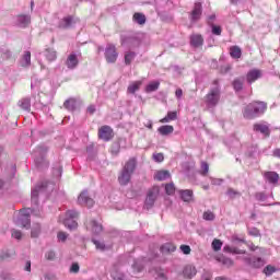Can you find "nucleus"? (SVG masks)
I'll list each match as a JSON object with an SVG mask.
<instances>
[{
  "label": "nucleus",
  "instance_id": "obj_26",
  "mask_svg": "<svg viewBox=\"0 0 280 280\" xmlns=\"http://www.w3.org/2000/svg\"><path fill=\"white\" fill-rule=\"evenodd\" d=\"M179 196L184 202L194 201V190L191 189L179 190Z\"/></svg>",
  "mask_w": 280,
  "mask_h": 280
},
{
  "label": "nucleus",
  "instance_id": "obj_3",
  "mask_svg": "<svg viewBox=\"0 0 280 280\" xmlns=\"http://www.w3.org/2000/svg\"><path fill=\"white\" fill-rule=\"evenodd\" d=\"M47 152H49V148L45 144H39L34 150L33 154L35 156V165L37 170H47L49 167V161H47Z\"/></svg>",
  "mask_w": 280,
  "mask_h": 280
},
{
  "label": "nucleus",
  "instance_id": "obj_7",
  "mask_svg": "<svg viewBox=\"0 0 280 280\" xmlns=\"http://www.w3.org/2000/svg\"><path fill=\"white\" fill-rule=\"evenodd\" d=\"M15 226H21V229H31L32 219L30 215V211L22 210L19 213V217L14 220Z\"/></svg>",
  "mask_w": 280,
  "mask_h": 280
},
{
  "label": "nucleus",
  "instance_id": "obj_34",
  "mask_svg": "<svg viewBox=\"0 0 280 280\" xmlns=\"http://www.w3.org/2000/svg\"><path fill=\"white\" fill-rule=\"evenodd\" d=\"M178 119V113L176 110L174 112H167V115L162 118L160 121L161 124H170V121H176Z\"/></svg>",
  "mask_w": 280,
  "mask_h": 280
},
{
  "label": "nucleus",
  "instance_id": "obj_16",
  "mask_svg": "<svg viewBox=\"0 0 280 280\" xmlns=\"http://www.w3.org/2000/svg\"><path fill=\"white\" fill-rule=\"evenodd\" d=\"M59 30H71L75 27V18L73 15H68L61 19L58 23Z\"/></svg>",
  "mask_w": 280,
  "mask_h": 280
},
{
  "label": "nucleus",
  "instance_id": "obj_23",
  "mask_svg": "<svg viewBox=\"0 0 280 280\" xmlns=\"http://www.w3.org/2000/svg\"><path fill=\"white\" fill-rule=\"evenodd\" d=\"M78 65H80V60H78V55L75 52H71L66 60L67 68L75 69Z\"/></svg>",
  "mask_w": 280,
  "mask_h": 280
},
{
  "label": "nucleus",
  "instance_id": "obj_14",
  "mask_svg": "<svg viewBox=\"0 0 280 280\" xmlns=\"http://www.w3.org/2000/svg\"><path fill=\"white\" fill-rule=\"evenodd\" d=\"M244 262L249 268H264L266 266V260L261 257H245Z\"/></svg>",
  "mask_w": 280,
  "mask_h": 280
},
{
  "label": "nucleus",
  "instance_id": "obj_60",
  "mask_svg": "<svg viewBox=\"0 0 280 280\" xmlns=\"http://www.w3.org/2000/svg\"><path fill=\"white\" fill-rule=\"evenodd\" d=\"M0 279H2V280H14V278L12 277V273H10L8 271H2L0 273Z\"/></svg>",
  "mask_w": 280,
  "mask_h": 280
},
{
  "label": "nucleus",
  "instance_id": "obj_32",
  "mask_svg": "<svg viewBox=\"0 0 280 280\" xmlns=\"http://www.w3.org/2000/svg\"><path fill=\"white\" fill-rule=\"evenodd\" d=\"M232 86H233L235 93H240L241 91H243L244 90V77L234 79V81L232 82Z\"/></svg>",
  "mask_w": 280,
  "mask_h": 280
},
{
  "label": "nucleus",
  "instance_id": "obj_40",
  "mask_svg": "<svg viewBox=\"0 0 280 280\" xmlns=\"http://www.w3.org/2000/svg\"><path fill=\"white\" fill-rule=\"evenodd\" d=\"M159 86H161V82L153 81L145 86V93H154V91H159Z\"/></svg>",
  "mask_w": 280,
  "mask_h": 280
},
{
  "label": "nucleus",
  "instance_id": "obj_36",
  "mask_svg": "<svg viewBox=\"0 0 280 280\" xmlns=\"http://www.w3.org/2000/svg\"><path fill=\"white\" fill-rule=\"evenodd\" d=\"M230 56L234 60H240V58H242V48H240V46L230 47Z\"/></svg>",
  "mask_w": 280,
  "mask_h": 280
},
{
  "label": "nucleus",
  "instance_id": "obj_17",
  "mask_svg": "<svg viewBox=\"0 0 280 280\" xmlns=\"http://www.w3.org/2000/svg\"><path fill=\"white\" fill-rule=\"evenodd\" d=\"M86 229H90L93 233V235H100L102 231H104V226L102 223L97 222V220L92 219L88 223H85Z\"/></svg>",
  "mask_w": 280,
  "mask_h": 280
},
{
  "label": "nucleus",
  "instance_id": "obj_49",
  "mask_svg": "<svg viewBox=\"0 0 280 280\" xmlns=\"http://www.w3.org/2000/svg\"><path fill=\"white\" fill-rule=\"evenodd\" d=\"M222 241L218 240V238H214L212 241V249L218 253V250H221L222 249Z\"/></svg>",
  "mask_w": 280,
  "mask_h": 280
},
{
  "label": "nucleus",
  "instance_id": "obj_27",
  "mask_svg": "<svg viewBox=\"0 0 280 280\" xmlns=\"http://www.w3.org/2000/svg\"><path fill=\"white\" fill-rule=\"evenodd\" d=\"M160 250L163 255H170V253H175L176 252V245H174V243H164L160 247Z\"/></svg>",
  "mask_w": 280,
  "mask_h": 280
},
{
  "label": "nucleus",
  "instance_id": "obj_56",
  "mask_svg": "<svg viewBox=\"0 0 280 280\" xmlns=\"http://www.w3.org/2000/svg\"><path fill=\"white\" fill-rule=\"evenodd\" d=\"M248 235H252L253 237H259V235H261V233L259 232V229H257V228H249Z\"/></svg>",
  "mask_w": 280,
  "mask_h": 280
},
{
  "label": "nucleus",
  "instance_id": "obj_30",
  "mask_svg": "<svg viewBox=\"0 0 280 280\" xmlns=\"http://www.w3.org/2000/svg\"><path fill=\"white\" fill-rule=\"evenodd\" d=\"M246 148V156H248L249 159H255V156L259 154V148L257 147V144H249Z\"/></svg>",
  "mask_w": 280,
  "mask_h": 280
},
{
  "label": "nucleus",
  "instance_id": "obj_52",
  "mask_svg": "<svg viewBox=\"0 0 280 280\" xmlns=\"http://www.w3.org/2000/svg\"><path fill=\"white\" fill-rule=\"evenodd\" d=\"M52 174L54 176L60 178V176H62V165L58 164L57 166L52 167Z\"/></svg>",
  "mask_w": 280,
  "mask_h": 280
},
{
  "label": "nucleus",
  "instance_id": "obj_9",
  "mask_svg": "<svg viewBox=\"0 0 280 280\" xmlns=\"http://www.w3.org/2000/svg\"><path fill=\"white\" fill-rule=\"evenodd\" d=\"M119 58V52H117V47L114 44H107L105 47V59L108 65H115Z\"/></svg>",
  "mask_w": 280,
  "mask_h": 280
},
{
  "label": "nucleus",
  "instance_id": "obj_4",
  "mask_svg": "<svg viewBox=\"0 0 280 280\" xmlns=\"http://www.w3.org/2000/svg\"><path fill=\"white\" fill-rule=\"evenodd\" d=\"M209 93L206 95V104L208 108H215L220 104L221 88L220 81L214 80Z\"/></svg>",
  "mask_w": 280,
  "mask_h": 280
},
{
  "label": "nucleus",
  "instance_id": "obj_20",
  "mask_svg": "<svg viewBox=\"0 0 280 280\" xmlns=\"http://www.w3.org/2000/svg\"><path fill=\"white\" fill-rule=\"evenodd\" d=\"M150 272L156 280H167V271L161 267H155Z\"/></svg>",
  "mask_w": 280,
  "mask_h": 280
},
{
  "label": "nucleus",
  "instance_id": "obj_50",
  "mask_svg": "<svg viewBox=\"0 0 280 280\" xmlns=\"http://www.w3.org/2000/svg\"><path fill=\"white\" fill-rule=\"evenodd\" d=\"M273 272H277V268H275L272 265H268L264 268V273L266 277H270Z\"/></svg>",
  "mask_w": 280,
  "mask_h": 280
},
{
  "label": "nucleus",
  "instance_id": "obj_18",
  "mask_svg": "<svg viewBox=\"0 0 280 280\" xmlns=\"http://www.w3.org/2000/svg\"><path fill=\"white\" fill-rule=\"evenodd\" d=\"M264 180L269 185H277L279 183V173L267 171L264 173Z\"/></svg>",
  "mask_w": 280,
  "mask_h": 280
},
{
  "label": "nucleus",
  "instance_id": "obj_33",
  "mask_svg": "<svg viewBox=\"0 0 280 280\" xmlns=\"http://www.w3.org/2000/svg\"><path fill=\"white\" fill-rule=\"evenodd\" d=\"M45 58L48 60V62H54L58 58V54L54 48H46L45 51Z\"/></svg>",
  "mask_w": 280,
  "mask_h": 280
},
{
  "label": "nucleus",
  "instance_id": "obj_28",
  "mask_svg": "<svg viewBox=\"0 0 280 280\" xmlns=\"http://www.w3.org/2000/svg\"><path fill=\"white\" fill-rule=\"evenodd\" d=\"M18 104L20 108H22V110H26V113L32 110V100L30 97L22 98Z\"/></svg>",
  "mask_w": 280,
  "mask_h": 280
},
{
  "label": "nucleus",
  "instance_id": "obj_64",
  "mask_svg": "<svg viewBox=\"0 0 280 280\" xmlns=\"http://www.w3.org/2000/svg\"><path fill=\"white\" fill-rule=\"evenodd\" d=\"M132 268L136 272H141V270H143V265H141L139 261L135 260L132 264Z\"/></svg>",
  "mask_w": 280,
  "mask_h": 280
},
{
  "label": "nucleus",
  "instance_id": "obj_38",
  "mask_svg": "<svg viewBox=\"0 0 280 280\" xmlns=\"http://www.w3.org/2000/svg\"><path fill=\"white\" fill-rule=\"evenodd\" d=\"M132 21L138 25H145V21H148V19L145 18V14L137 12L133 14Z\"/></svg>",
  "mask_w": 280,
  "mask_h": 280
},
{
  "label": "nucleus",
  "instance_id": "obj_53",
  "mask_svg": "<svg viewBox=\"0 0 280 280\" xmlns=\"http://www.w3.org/2000/svg\"><path fill=\"white\" fill-rule=\"evenodd\" d=\"M165 191H166L167 196L174 195V192L176 191V188L174 187V184L173 183L166 184Z\"/></svg>",
  "mask_w": 280,
  "mask_h": 280
},
{
  "label": "nucleus",
  "instance_id": "obj_55",
  "mask_svg": "<svg viewBox=\"0 0 280 280\" xmlns=\"http://www.w3.org/2000/svg\"><path fill=\"white\" fill-rule=\"evenodd\" d=\"M31 89L34 91V89H40V80L33 78L31 81Z\"/></svg>",
  "mask_w": 280,
  "mask_h": 280
},
{
  "label": "nucleus",
  "instance_id": "obj_62",
  "mask_svg": "<svg viewBox=\"0 0 280 280\" xmlns=\"http://www.w3.org/2000/svg\"><path fill=\"white\" fill-rule=\"evenodd\" d=\"M12 257V253L10 250L5 249L0 253V259H10Z\"/></svg>",
  "mask_w": 280,
  "mask_h": 280
},
{
  "label": "nucleus",
  "instance_id": "obj_22",
  "mask_svg": "<svg viewBox=\"0 0 280 280\" xmlns=\"http://www.w3.org/2000/svg\"><path fill=\"white\" fill-rule=\"evenodd\" d=\"M190 46L198 48L205 45V38L200 34H191L189 37Z\"/></svg>",
  "mask_w": 280,
  "mask_h": 280
},
{
  "label": "nucleus",
  "instance_id": "obj_46",
  "mask_svg": "<svg viewBox=\"0 0 280 280\" xmlns=\"http://www.w3.org/2000/svg\"><path fill=\"white\" fill-rule=\"evenodd\" d=\"M202 218L206 220V222H213V220H215V213H213L211 210H207L203 212Z\"/></svg>",
  "mask_w": 280,
  "mask_h": 280
},
{
  "label": "nucleus",
  "instance_id": "obj_44",
  "mask_svg": "<svg viewBox=\"0 0 280 280\" xmlns=\"http://www.w3.org/2000/svg\"><path fill=\"white\" fill-rule=\"evenodd\" d=\"M226 196H229V198H231V200H235V198H240L242 196V192H240L233 188H229L226 190Z\"/></svg>",
  "mask_w": 280,
  "mask_h": 280
},
{
  "label": "nucleus",
  "instance_id": "obj_58",
  "mask_svg": "<svg viewBox=\"0 0 280 280\" xmlns=\"http://www.w3.org/2000/svg\"><path fill=\"white\" fill-rule=\"evenodd\" d=\"M153 160L155 163H163V161H165V155H163V153H154Z\"/></svg>",
  "mask_w": 280,
  "mask_h": 280
},
{
  "label": "nucleus",
  "instance_id": "obj_24",
  "mask_svg": "<svg viewBox=\"0 0 280 280\" xmlns=\"http://www.w3.org/2000/svg\"><path fill=\"white\" fill-rule=\"evenodd\" d=\"M139 52H137V50H125L124 60H125L126 67H130L132 65V61L135 60V58H137Z\"/></svg>",
  "mask_w": 280,
  "mask_h": 280
},
{
  "label": "nucleus",
  "instance_id": "obj_37",
  "mask_svg": "<svg viewBox=\"0 0 280 280\" xmlns=\"http://www.w3.org/2000/svg\"><path fill=\"white\" fill-rule=\"evenodd\" d=\"M32 65V52L30 50L24 51L21 60V67H31Z\"/></svg>",
  "mask_w": 280,
  "mask_h": 280
},
{
  "label": "nucleus",
  "instance_id": "obj_12",
  "mask_svg": "<svg viewBox=\"0 0 280 280\" xmlns=\"http://www.w3.org/2000/svg\"><path fill=\"white\" fill-rule=\"evenodd\" d=\"M190 23H198L202 19V3L196 2L191 12L188 15Z\"/></svg>",
  "mask_w": 280,
  "mask_h": 280
},
{
  "label": "nucleus",
  "instance_id": "obj_10",
  "mask_svg": "<svg viewBox=\"0 0 280 280\" xmlns=\"http://www.w3.org/2000/svg\"><path fill=\"white\" fill-rule=\"evenodd\" d=\"M156 198H159V188L153 187L149 189L147 194V198L144 200V207L145 209L150 210L152 207H154V202H156Z\"/></svg>",
  "mask_w": 280,
  "mask_h": 280
},
{
  "label": "nucleus",
  "instance_id": "obj_47",
  "mask_svg": "<svg viewBox=\"0 0 280 280\" xmlns=\"http://www.w3.org/2000/svg\"><path fill=\"white\" fill-rule=\"evenodd\" d=\"M242 148H244V145H242V143H240V141L236 140L232 142V145L230 147V152H232V154H235V152H240Z\"/></svg>",
  "mask_w": 280,
  "mask_h": 280
},
{
  "label": "nucleus",
  "instance_id": "obj_45",
  "mask_svg": "<svg viewBox=\"0 0 280 280\" xmlns=\"http://www.w3.org/2000/svg\"><path fill=\"white\" fill-rule=\"evenodd\" d=\"M92 243L96 247V250H101L102 253H104V250H106V243L105 242H100L95 238H92Z\"/></svg>",
  "mask_w": 280,
  "mask_h": 280
},
{
  "label": "nucleus",
  "instance_id": "obj_6",
  "mask_svg": "<svg viewBox=\"0 0 280 280\" xmlns=\"http://www.w3.org/2000/svg\"><path fill=\"white\" fill-rule=\"evenodd\" d=\"M49 182L45 180L38 184L35 188L31 190V202L33 207H38V195L46 194L47 188L49 187Z\"/></svg>",
  "mask_w": 280,
  "mask_h": 280
},
{
  "label": "nucleus",
  "instance_id": "obj_51",
  "mask_svg": "<svg viewBox=\"0 0 280 280\" xmlns=\"http://www.w3.org/2000/svg\"><path fill=\"white\" fill-rule=\"evenodd\" d=\"M210 27H211L212 34L214 36H221L222 35V26H218L215 24H211Z\"/></svg>",
  "mask_w": 280,
  "mask_h": 280
},
{
  "label": "nucleus",
  "instance_id": "obj_63",
  "mask_svg": "<svg viewBox=\"0 0 280 280\" xmlns=\"http://www.w3.org/2000/svg\"><path fill=\"white\" fill-rule=\"evenodd\" d=\"M70 272L78 275L80 272V265L78 262H73L70 267Z\"/></svg>",
  "mask_w": 280,
  "mask_h": 280
},
{
  "label": "nucleus",
  "instance_id": "obj_41",
  "mask_svg": "<svg viewBox=\"0 0 280 280\" xmlns=\"http://www.w3.org/2000/svg\"><path fill=\"white\" fill-rule=\"evenodd\" d=\"M223 250H224V253H233L234 255H245L246 254L245 250L238 249L237 247H231L229 245H225L223 247Z\"/></svg>",
  "mask_w": 280,
  "mask_h": 280
},
{
  "label": "nucleus",
  "instance_id": "obj_43",
  "mask_svg": "<svg viewBox=\"0 0 280 280\" xmlns=\"http://www.w3.org/2000/svg\"><path fill=\"white\" fill-rule=\"evenodd\" d=\"M254 197L257 202H266L268 200V195L265 191L255 192Z\"/></svg>",
  "mask_w": 280,
  "mask_h": 280
},
{
  "label": "nucleus",
  "instance_id": "obj_48",
  "mask_svg": "<svg viewBox=\"0 0 280 280\" xmlns=\"http://www.w3.org/2000/svg\"><path fill=\"white\" fill-rule=\"evenodd\" d=\"M139 86H141V83H139V82H135V83L130 84L127 88V93L135 95V93H137V91H139Z\"/></svg>",
  "mask_w": 280,
  "mask_h": 280
},
{
  "label": "nucleus",
  "instance_id": "obj_57",
  "mask_svg": "<svg viewBox=\"0 0 280 280\" xmlns=\"http://www.w3.org/2000/svg\"><path fill=\"white\" fill-rule=\"evenodd\" d=\"M86 152L89 154V159L93 160V156L95 154V145H93V144L88 145L86 147Z\"/></svg>",
  "mask_w": 280,
  "mask_h": 280
},
{
  "label": "nucleus",
  "instance_id": "obj_15",
  "mask_svg": "<svg viewBox=\"0 0 280 280\" xmlns=\"http://www.w3.org/2000/svg\"><path fill=\"white\" fill-rule=\"evenodd\" d=\"M253 130L256 133H260L262 135V137H265V139L270 138V126L268 124H264V122H256L253 126Z\"/></svg>",
  "mask_w": 280,
  "mask_h": 280
},
{
  "label": "nucleus",
  "instance_id": "obj_11",
  "mask_svg": "<svg viewBox=\"0 0 280 280\" xmlns=\"http://www.w3.org/2000/svg\"><path fill=\"white\" fill-rule=\"evenodd\" d=\"M114 137L115 132L113 131L110 126L104 125L98 129V138L102 139V141H113Z\"/></svg>",
  "mask_w": 280,
  "mask_h": 280
},
{
  "label": "nucleus",
  "instance_id": "obj_21",
  "mask_svg": "<svg viewBox=\"0 0 280 280\" xmlns=\"http://www.w3.org/2000/svg\"><path fill=\"white\" fill-rule=\"evenodd\" d=\"M196 275H198V269H196V266H194V265H186L184 267V269H183V277L185 279H191Z\"/></svg>",
  "mask_w": 280,
  "mask_h": 280
},
{
  "label": "nucleus",
  "instance_id": "obj_59",
  "mask_svg": "<svg viewBox=\"0 0 280 280\" xmlns=\"http://www.w3.org/2000/svg\"><path fill=\"white\" fill-rule=\"evenodd\" d=\"M209 174V163L201 162V176Z\"/></svg>",
  "mask_w": 280,
  "mask_h": 280
},
{
  "label": "nucleus",
  "instance_id": "obj_19",
  "mask_svg": "<svg viewBox=\"0 0 280 280\" xmlns=\"http://www.w3.org/2000/svg\"><path fill=\"white\" fill-rule=\"evenodd\" d=\"M261 78V70L259 69H252L246 74V82L247 84H253V82H257Z\"/></svg>",
  "mask_w": 280,
  "mask_h": 280
},
{
  "label": "nucleus",
  "instance_id": "obj_29",
  "mask_svg": "<svg viewBox=\"0 0 280 280\" xmlns=\"http://www.w3.org/2000/svg\"><path fill=\"white\" fill-rule=\"evenodd\" d=\"M122 141H126V139L124 138H119L118 141L114 142L112 144V148H110V153L114 155V156H118L119 155V152L121 150V143Z\"/></svg>",
  "mask_w": 280,
  "mask_h": 280
},
{
  "label": "nucleus",
  "instance_id": "obj_31",
  "mask_svg": "<svg viewBox=\"0 0 280 280\" xmlns=\"http://www.w3.org/2000/svg\"><path fill=\"white\" fill-rule=\"evenodd\" d=\"M30 21H31L30 15L22 14V15H18L16 18V23L19 27H27V25H30Z\"/></svg>",
  "mask_w": 280,
  "mask_h": 280
},
{
  "label": "nucleus",
  "instance_id": "obj_39",
  "mask_svg": "<svg viewBox=\"0 0 280 280\" xmlns=\"http://www.w3.org/2000/svg\"><path fill=\"white\" fill-rule=\"evenodd\" d=\"M172 175L170 171H158L154 175L155 180H167Z\"/></svg>",
  "mask_w": 280,
  "mask_h": 280
},
{
  "label": "nucleus",
  "instance_id": "obj_13",
  "mask_svg": "<svg viewBox=\"0 0 280 280\" xmlns=\"http://www.w3.org/2000/svg\"><path fill=\"white\" fill-rule=\"evenodd\" d=\"M78 202L81 207H88L91 209L95 205V200L89 196V190L84 189L78 197Z\"/></svg>",
  "mask_w": 280,
  "mask_h": 280
},
{
  "label": "nucleus",
  "instance_id": "obj_2",
  "mask_svg": "<svg viewBox=\"0 0 280 280\" xmlns=\"http://www.w3.org/2000/svg\"><path fill=\"white\" fill-rule=\"evenodd\" d=\"M266 108H268V104H266V102H252L244 108L243 117L244 119H255L256 117H261V115L266 113Z\"/></svg>",
  "mask_w": 280,
  "mask_h": 280
},
{
  "label": "nucleus",
  "instance_id": "obj_42",
  "mask_svg": "<svg viewBox=\"0 0 280 280\" xmlns=\"http://www.w3.org/2000/svg\"><path fill=\"white\" fill-rule=\"evenodd\" d=\"M40 232H42V228H40L39 223L33 224V226L31 229V237H33V238L39 237Z\"/></svg>",
  "mask_w": 280,
  "mask_h": 280
},
{
  "label": "nucleus",
  "instance_id": "obj_5",
  "mask_svg": "<svg viewBox=\"0 0 280 280\" xmlns=\"http://www.w3.org/2000/svg\"><path fill=\"white\" fill-rule=\"evenodd\" d=\"M120 45L127 51H137L141 47V40L135 36L121 35Z\"/></svg>",
  "mask_w": 280,
  "mask_h": 280
},
{
  "label": "nucleus",
  "instance_id": "obj_8",
  "mask_svg": "<svg viewBox=\"0 0 280 280\" xmlns=\"http://www.w3.org/2000/svg\"><path fill=\"white\" fill-rule=\"evenodd\" d=\"M78 215V211L68 210L66 212V219L63 220L65 228L69 229V231H75V229H78V222L75 221Z\"/></svg>",
  "mask_w": 280,
  "mask_h": 280
},
{
  "label": "nucleus",
  "instance_id": "obj_61",
  "mask_svg": "<svg viewBox=\"0 0 280 280\" xmlns=\"http://www.w3.org/2000/svg\"><path fill=\"white\" fill-rule=\"evenodd\" d=\"M11 235L14 240H21L23 237V233L20 230H11Z\"/></svg>",
  "mask_w": 280,
  "mask_h": 280
},
{
  "label": "nucleus",
  "instance_id": "obj_54",
  "mask_svg": "<svg viewBox=\"0 0 280 280\" xmlns=\"http://www.w3.org/2000/svg\"><path fill=\"white\" fill-rule=\"evenodd\" d=\"M0 51L3 60H10L12 58V51L8 49H1Z\"/></svg>",
  "mask_w": 280,
  "mask_h": 280
},
{
  "label": "nucleus",
  "instance_id": "obj_35",
  "mask_svg": "<svg viewBox=\"0 0 280 280\" xmlns=\"http://www.w3.org/2000/svg\"><path fill=\"white\" fill-rule=\"evenodd\" d=\"M158 132L162 135V137H167V135H172V132H174V126L163 125L159 127Z\"/></svg>",
  "mask_w": 280,
  "mask_h": 280
},
{
  "label": "nucleus",
  "instance_id": "obj_25",
  "mask_svg": "<svg viewBox=\"0 0 280 280\" xmlns=\"http://www.w3.org/2000/svg\"><path fill=\"white\" fill-rule=\"evenodd\" d=\"M63 107L70 113H74V110H78V100L73 97L66 100Z\"/></svg>",
  "mask_w": 280,
  "mask_h": 280
},
{
  "label": "nucleus",
  "instance_id": "obj_1",
  "mask_svg": "<svg viewBox=\"0 0 280 280\" xmlns=\"http://www.w3.org/2000/svg\"><path fill=\"white\" fill-rule=\"evenodd\" d=\"M137 171V158H130L122 166L119 175L118 183L121 187L128 186L132 180V175Z\"/></svg>",
  "mask_w": 280,
  "mask_h": 280
}]
</instances>
